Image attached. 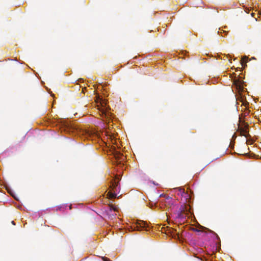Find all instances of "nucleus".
<instances>
[{
  "instance_id": "f03ea898",
  "label": "nucleus",
  "mask_w": 261,
  "mask_h": 261,
  "mask_svg": "<svg viewBox=\"0 0 261 261\" xmlns=\"http://www.w3.org/2000/svg\"><path fill=\"white\" fill-rule=\"evenodd\" d=\"M113 202V200L110 202L106 210V212L109 217V218L111 219L115 217L116 214L114 213L118 211V207L117 205H115Z\"/></svg>"
},
{
  "instance_id": "f3484780",
  "label": "nucleus",
  "mask_w": 261,
  "mask_h": 261,
  "mask_svg": "<svg viewBox=\"0 0 261 261\" xmlns=\"http://www.w3.org/2000/svg\"><path fill=\"white\" fill-rule=\"evenodd\" d=\"M260 20H261V19H260Z\"/></svg>"
},
{
  "instance_id": "2eb2a0df",
  "label": "nucleus",
  "mask_w": 261,
  "mask_h": 261,
  "mask_svg": "<svg viewBox=\"0 0 261 261\" xmlns=\"http://www.w3.org/2000/svg\"><path fill=\"white\" fill-rule=\"evenodd\" d=\"M251 15H252V16H253V15H254V13H252V14H251Z\"/></svg>"
},
{
  "instance_id": "6e6552de",
  "label": "nucleus",
  "mask_w": 261,
  "mask_h": 261,
  "mask_svg": "<svg viewBox=\"0 0 261 261\" xmlns=\"http://www.w3.org/2000/svg\"><path fill=\"white\" fill-rule=\"evenodd\" d=\"M240 130L241 135L244 136L246 138H247L248 137V136L249 135V134L248 133L247 131L243 128H241L240 129Z\"/></svg>"
},
{
  "instance_id": "423d86ee",
  "label": "nucleus",
  "mask_w": 261,
  "mask_h": 261,
  "mask_svg": "<svg viewBox=\"0 0 261 261\" xmlns=\"http://www.w3.org/2000/svg\"><path fill=\"white\" fill-rule=\"evenodd\" d=\"M165 205H170L171 204H172V199L170 196H166V198L165 200Z\"/></svg>"
},
{
  "instance_id": "20e7f679",
  "label": "nucleus",
  "mask_w": 261,
  "mask_h": 261,
  "mask_svg": "<svg viewBox=\"0 0 261 261\" xmlns=\"http://www.w3.org/2000/svg\"><path fill=\"white\" fill-rule=\"evenodd\" d=\"M233 85L235 86L239 91H242L243 90L242 82L239 79L234 80Z\"/></svg>"
},
{
  "instance_id": "ddd939ff",
  "label": "nucleus",
  "mask_w": 261,
  "mask_h": 261,
  "mask_svg": "<svg viewBox=\"0 0 261 261\" xmlns=\"http://www.w3.org/2000/svg\"><path fill=\"white\" fill-rule=\"evenodd\" d=\"M166 196H168L167 195H166V194H160L159 197H165V198H166Z\"/></svg>"
},
{
  "instance_id": "4468645a",
  "label": "nucleus",
  "mask_w": 261,
  "mask_h": 261,
  "mask_svg": "<svg viewBox=\"0 0 261 261\" xmlns=\"http://www.w3.org/2000/svg\"><path fill=\"white\" fill-rule=\"evenodd\" d=\"M12 223L13 224V225H15V223L14 221H12Z\"/></svg>"
},
{
  "instance_id": "f8f14e48",
  "label": "nucleus",
  "mask_w": 261,
  "mask_h": 261,
  "mask_svg": "<svg viewBox=\"0 0 261 261\" xmlns=\"http://www.w3.org/2000/svg\"><path fill=\"white\" fill-rule=\"evenodd\" d=\"M179 191L180 193H185V190L184 189L179 188Z\"/></svg>"
},
{
  "instance_id": "39448f33",
  "label": "nucleus",
  "mask_w": 261,
  "mask_h": 261,
  "mask_svg": "<svg viewBox=\"0 0 261 261\" xmlns=\"http://www.w3.org/2000/svg\"><path fill=\"white\" fill-rule=\"evenodd\" d=\"M115 157L117 160H120V161L124 159V156H123V154L120 152H117L115 154Z\"/></svg>"
},
{
  "instance_id": "f257e3e1",
  "label": "nucleus",
  "mask_w": 261,
  "mask_h": 261,
  "mask_svg": "<svg viewBox=\"0 0 261 261\" xmlns=\"http://www.w3.org/2000/svg\"><path fill=\"white\" fill-rule=\"evenodd\" d=\"M120 179L118 177H116L115 179H113L111 182V185L110 187L111 190L108 193L107 196L109 198L113 199L117 197V192H119L120 190V186L119 181Z\"/></svg>"
},
{
  "instance_id": "0eeeda50",
  "label": "nucleus",
  "mask_w": 261,
  "mask_h": 261,
  "mask_svg": "<svg viewBox=\"0 0 261 261\" xmlns=\"http://www.w3.org/2000/svg\"><path fill=\"white\" fill-rule=\"evenodd\" d=\"M165 205H170L171 204H172V199L170 196H166V198L165 200Z\"/></svg>"
},
{
  "instance_id": "9b49d317",
  "label": "nucleus",
  "mask_w": 261,
  "mask_h": 261,
  "mask_svg": "<svg viewBox=\"0 0 261 261\" xmlns=\"http://www.w3.org/2000/svg\"><path fill=\"white\" fill-rule=\"evenodd\" d=\"M156 204V202H155L153 203V202H152V201H150V202H149L150 207H152L153 205H155Z\"/></svg>"
},
{
  "instance_id": "9d476101",
  "label": "nucleus",
  "mask_w": 261,
  "mask_h": 261,
  "mask_svg": "<svg viewBox=\"0 0 261 261\" xmlns=\"http://www.w3.org/2000/svg\"><path fill=\"white\" fill-rule=\"evenodd\" d=\"M247 57H244L241 60V64L242 66H246V63L247 62Z\"/></svg>"
},
{
  "instance_id": "7ed1b4c3",
  "label": "nucleus",
  "mask_w": 261,
  "mask_h": 261,
  "mask_svg": "<svg viewBox=\"0 0 261 261\" xmlns=\"http://www.w3.org/2000/svg\"><path fill=\"white\" fill-rule=\"evenodd\" d=\"M190 206L188 205L181 206L180 208V216L181 217H186V215H188L189 214V213H190Z\"/></svg>"
},
{
  "instance_id": "1a4fd4ad",
  "label": "nucleus",
  "mask_w": 261,
  "mask_h": 261,
  "mask_svg": "<svg viewBox=\"0 0 261 261\" xmlns=\"http://www.w3.org/2000/svg\"><path fill=\"white\" fill-rule=\"evenodd\" d=\"M146 224L145 222L140 221V222H138L137 224V227L139 228H144L146 227ZM138 230H139V228H138Z\"/></svg>"
},
{
  "instance_id": "dca6fc26",
  "label": "nucleus",
  "mask_w": 261,
  "mask_h": 261,
  "mask_svg": "<svg viewBox=\"0 0 261 261\" xmlns=\"http://www.w3.org/2000/svg\"><path fill=\"white\" fill-rule=\"evenodd\" d=\"M259 14L261 16V13H259Z\"/></svg>"
}]
</instances>
